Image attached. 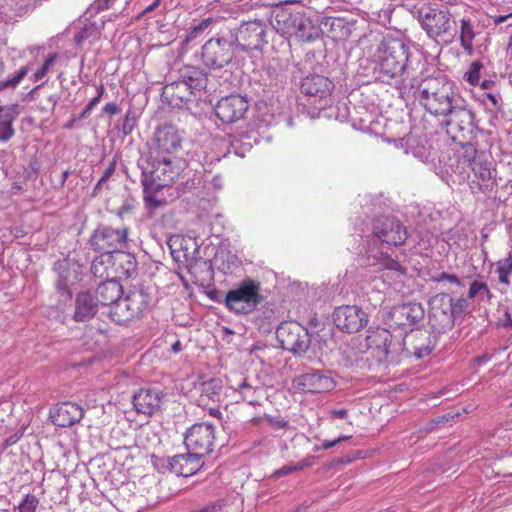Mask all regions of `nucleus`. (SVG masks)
<instances>
[{"label":"nucleus","instance_id":"f257e3e1","mask_svg":"<svg viewBox=\"0 0 512 512\" xmlns=\"http://www.w3.org/2000/svg\"><path fill=\"white\" fill-rule=\"evenodd\" d=\"M416 93V98L427 112L446 119L448 132H458V137L470 138L477 129L474 112L446 76L425 78Z\"/></svg>","mask_w":512,"mask_h":512},{"label":"nucleus","instance_id":"f03ea898","mask_svg":"<svg viewBox=\"0 0 512 512\" xmlns=\"http://www.w3.org/2000/svg\"><path fill=\"white\" fill-rule=\"evenodd\" d=\"M412 14L430 40L438 41L455 31L454 15L444 4H423L415 8Z\"/></svg>","mask_w":512,"mask_h":512},{"label":"nucleus","instance_id":"7ed1b4c3","mask_svg":"<svg viewBox=\"0 0 512 512\" xmlns=\"http://www.w3.org/2000/svg\"><path fill=\"white\" fill-rule=\"evenodd\" d=\"M150 295L143 287H133L108 311L109 318L118 325H125L144 316L150 303Z\"/></svg>","mask_w":512,"mask_h":512},{"label":"nucleus","instance_id":"20e7f679","mask_svg":"<svg viewBox=\"0 0 512 512\" xmlns=\"http://www.w3.org/2000/svg\"><path fill=\"white\" fill-rule=\"evenodd\" d=\"M262 300L260 284L247 278L225 294L223 303L230 312L237 315H247L254 312Z\"/></svg>","mask_w":512,"mask_h":512},{"label":"nucleus","instance_id":"39448f33","mask_svg":"<svg viewBox=\"0 0 512 512\" xmlns=\"http://www.w3.org/2000/svg\"><path fill=\"white\" fill-rule=\"evenodd\" d=\"M408 46L398 38H387L381 42L379 53V73L384 77L395 78L401 76L408 62Z\"/></svg>","mask_w":512,"mask_h":512},{"label":"nucleus","instance_id":"423d86ee","mask_svg":"<svg viewBox=\"0 0 512 512\" xmlns=\"http://www.w3.org/2000/svg\"><path fill=\"white\" fill-rule=\"evenodd\" d=\"M137 166L141 170L142 185L146 189H162L174 183L178 176L171 160L165 156L161 159L141 156L137 161Z\"/></svg>","mask_w":512,"mask_h":512},{"label":"nucleus","instance_id":"0eeeda50","mask_svg":"<svg viewBox=\"0 0 512 512\" xmlns=\"http://www.w3.org/2000/svg\"><path fill=\"white\" fill-rule=\"evenodd\" d=\"M127 227L112 228L108 225H99L89 238L90 248L97 253L109 255L121 253L128 245Z\"/></svg>","mask_w":512,"mask_h":512},{"label":"nucleus","instance_id":"6e6552de","mask_svg":"<svg viewBox=\"0 0 512 512\" xmlns=\"http://www.w3.org/2000/svg\"><path fill=\"white\" fill-rule=\"evenodd\" d=\"M268 26L262 20L242 22L231 34L234 43L244 52L261 50L268 43Z\"/></svg>","mask_w":512,"mask_h":512},{"label":"nucleus","instance_id":"1a4fd4ad","mask_svg":"<svg viewBox=\"0 0 512 512\" xmlns=\"http://www.w3.org/2000/svg\"><path fill=\"white\" fill-rule=\"evenodd\" d=\"M280 346L294 355H303L311 345L308 330L297 322H283L276 330Z\"/></svg>","mask_w":512,"mask_h":512},{"label":"nucleus","instance_id":"9d476101","mask_svg":"<svg viewBox=\"0 0 512 512\" xmlns=\"http://www.w3.org/2000/svg\"><path fill=\"white\" fill-rule=\"evenodd\" d=\"M234 41L225 36L209 39L202 46L201 59L203 64L212 69L222 68L234 58Z\"/></svg>","mask_w":512,"mask_h":512},{"label":"nucleus","instance_id":"9b49d317","mask_svg":"<svg viewBox=\"0 0 512 512\" xmlns=\"http://www.w3.org/2000/svg\"><path fill=\"white\" fill-rule=\"evenodd\" d=\"M215 442V426L209 422L192 425L184 437V444L188 451L195 455L204 456L212 452Z\"/></svg>","mask_w":512,"mask_h":512},{"label":"nucleus","instance_id":"f8f14e48","mask_svg":"<svg viewBox=\"0 0 512 512\" xmlns=\"http://www.w3.org/2000/svg\"><path fill=\"white\" fill-rule=\"evenodd\" d=\"M429 324L435 333H444L453 328L454 314L451 310V296L447 293H438L430 301Z\"/></svg>","mask_w":512,"mask_h":512},{"label":"nucleus","instance_id":"ddd939ff","mask_svg":"<svg viewBox=\"0 0 512 512\" xmlns=\"http://www.w3.org/2000/svg\"><path fill=\"white\" fill-rule=\"evenodd\" d=\"M424 316L421 303L409 302L391 307L383 314V320L391 328H404L419 323Z\"/></svg>","mask_w":512,"mask_h":512},{"label":"nucleus","instance_id":"4468645a","mask_svg":"<svg viewBox=\"0 0 512 512\" xmlns=\"http://www.w3.org/2000/svg\"><path fill=\"white\" fill-rule=\"evenodd\" d=\"M373 235L389 246H399L406 242V228L394 217L378 216L373 221Z\"/></svg>","mask_w":512,"mask_h":512},{"label":"nucleus","instance_id":"2eb2a0df","mask_svg":"<svg viewBox=\"0 0 512 512\" xmlns=\"http://www.w3.org/2000/svg\"><path fill=\"white\" fill-rule=\"evenodd\" d=\"M294 387L306 393H324L333 390L336 381L329 370H311L297 376Z\"/></svg>","mask_w":512,"mask_h":512},{"label":"nucleus","instance_id":"dca6fc26","mask_svg":"<svg viewBox=\"0 0 512 512\" xmlns=\"http://www.w3.org/2000/svg\"><path fill=\"white\" fill-rule=\"evenodd\" d=\"M333 322L339 330L351 334L368 324V315L356 305H344L334 310Z\"/></svg>","mask_w":512,"mask_h":512},{"label":"nucleus","instance_id":"f3484780","mask_svg":"<svg viewBox=\"0 0 512 512\" xmlns=\"http://www.w3.org/2000/svg\"><path fill=\"white\" fill-rule=\"evenodd\" d=\"M248 109L249 103L246 97L230 94L217 102L215 114L223 123L232 124L243 119Z\"/></svg>","mask_w":512,"mask_h":512},{"label":"nucleus","instance_id":"a211bd4d","mask_svg":"<svg viewBox=\"0 0 512 512\" xmlns=\"http://www.w3.org/2000/svg\"><path fill=\"white\" fill-rule=\"evenodd\" d=\"M334 89V83L327 77L319 74H310L302 79L300 90L302 94L313 98L315 102H319L322 109L327 104Z\"/></svg>","mask_w":512,"mask_h":512},{"label":"nucleus","instance_id":"6ab92c4d","mask_svg":"<svg viewBox=\"0 0 512 512\" xmlns=\"http://www.w3.org/2000/svg\"><path fill=\"white\" fill-rule=\"evenodd\" d=\"M182 136L172 124H164L156 128L153 144L159 155H169L181 148Z\"/></svg>","mask_w":512,"mask_h":512},{"label":"nucleus","instance_id":"aec40b11","mask_svg":"<svg viewBox=\"0 0 512 512\" xmlns=\"http://www.w3.org/2000/svg\"><path fill=\"white\" fill-rule=\"evenodd\" d=\"M84 416V409L73 402H63L50 410V418L54 425L62 428L71 427Z\"/></svg>","mask_w":512,"mask_h":512},{"label":"nucleus","instance_id":"412c9836","mask_svg":"<svg viewBox=\"0 0 512 512\" xmlns=\"http://www.w3.org/2000/svg\"><path fill=\"white\" fill-rule=\"evenodd\" d=\"M163 393L157 389H140L133 395L132 403L137 413L153 415L160 409Z\"/></svg>","mask_w":512,"mask_h":512},{"label":"nucleus","instance_id":"4be33fe9","mask_svg":"<svg viewBox=\"0 0 512 512\" xmlns=\"http://www.w3.org/2000/svg\"><path fill=\"white\" fill-rule=\"evenodd\" d=\"M179 78L193 91L194 98L208 90V74L197 66L186 65L179 70Z\"/></svg>","mask_w":512,"mask_h":512},{"label":"nucleus","instance_id":"5701e85b","mask_svg":"<svg viewBox=\"0 0 512 512\" xmlns=\"http://www.w3.org/2000/svg\"><path fill=\"white\" fill-rule=\"evenodd\" d=\"M99 304L94 294L87 290L78 292L74 300L73 320L76 322H87L95 317Z\"/></svg>","mask_w":512,"mask_h":512},{"label":"nucleus","instance_id":"b1692460","mask_svg":"<svg viewBox=\"0 0 512 512\" xmlns=\"http://www.w3.org/2000/svg\"><path fill=\"white\" fill-rule=\"evenodd\" d=\"M202 456L195 455L194 451H188L186 454H178L168 461V467L171 472L178 476L188 477L195 474L202 466Z\"/></svg>","mask_w":512,"mask_h":512},{"label":"nucleus","instance_id":"393cba45","mask_svg":"<svg viewBox=\"0 0 512 512\" xmlns=\"http://www.w3.org/2000/svg\"><path fill=\"white\" fill-rule=\"evenodd\" d=\"M161 97L164 102L173 107H182L189 101H193L194 94L187 85L179 78L163 87Z\"/></svg>","mask_w":512,"mask_h":512},{"label":"nucleus","instance_id":"a878e982","mask_svg":"<svg viewBox=\"0 0 512 512\" xmlns=\"http://www.w3.org/2000/svg\"><path fill=\"white\" fill-rule=\"evenodd\" d=\"M367 341L370 347H374L382 354L381 359L383 360H387L391 354L398 352L401 345L400 342L394 343L393 335L385 328H377L371 331L367 336Z\"/></svg>","mask_w":512,"mask_h":512},{"label":"nucleus","instance_id":"bb28decb","mask_svg":"<svg viewBox=\"0 0 512 512\" xmlns=\"http://www.w3.org/2000/svg\"><path fill=\"white\" fill-rule=\"evenodd\" d=\"M123 295L122 285L116 280H107L98 285L94 297L99 305L113 306Z\"/></svg>","mask_w":512,"mask_h":512},{"label":"nucleus","instance_id":"cd10ccee","mask_svg":"<svg viewBox=\"0 0 512 512\" xmlns=\"http://www.w3.org/2000/svg\"><path fill=\"white\" fill-rule=\"evenodd\" d=\"M167 245L170 249L171 256L177 262L188 260L191 258V253L188 252L190 246H196L192 238L184 237L183 235L175 234L169 237Z\"/></svg>","mask_w":512,"mask_h":512},{"label":"nucleus","instance_id":"c85d7f7f","mask_svg":"<svg viewBox=\"0 0 512 512\" xmlns=\"http://www.w3.org/2000/svg\"><path fill=\"white\" fill-rule=\"evenodd\" d=\"M18 115L17 106H0V141L7 142L15 134L13 122Z\"/></svg>","mask_w":512,"mask_h":512},{"label":"nucleus","instance_id":"c756f323","mask_svg":"<svg viewBox=\"0 0 512 512\" xmlns=\"http://www.w3.org/2000/svg\"><path fill=\"white\" fill-rule=\"evenodd\" d=\"M298 14L299 12H291L288 10L279 11L275 15L274 19L273 26L275 30L281 35L292 36L295 27V22L297 21L296 16H298Z\"/></svg>","mask_w":512,"mask_h":512},{"label":"nucleus","instance_id":"7c9ffc66","mask_svg":"<svg viewBox=\"0 0 512 512\" xmlns=\"http://www.w3.org/2000/svg\"><path fill=\"white\" fill-rule=\"evenodd\" d=\"M414 337L413 354L417 359H421L431 353L435 341L426 331H418Z\"/></svg>","mask_w":512,"mask_h":512},{"label":"nucleus","instance_id":"2f4dec72","mask_svg":"<svg viewBox=\"0 0 512 512\" xmlns=\"http://www.w3.org/2000/svg\"><path fill=\"white\" fill-rule=\"evenodd\" d=\"M406 151L411 152L413 156L426 163L431 160V146L427 145V141L408 137L406 140Z\"/></svg>","mask_w":512,"mask_h":512},{"label":"nucleus","instance_id":"473e14b6","mask_svg":"<svg viewBox=\"0 0 512 512\" xmlns=\"http://www.w3.org/2000/svg\"><path fill=\"white\" fill-rule=\"evenodd\" d=\"M238 392L242 399L249 405H260L259 399L263 397V389L260 386H254L247 379H244L238 386Z\"/></svg>","mask_w":512,"mask_h":512},{"label":"nucleus","instance_id":"72a5a7b5","mask_svg":"<svg viewBox=\"0 0 512 512\" xmlns=\"http://www.w3.org/2000/svg\"><path fill=\"white\" fill-rule=\"evenodd\" d=\"M474 175L483 182L486 188L492 187L495 184V170L492 169L491 162L477 161L470 166Z\"/></svg>","mask_w":512,"mask_h":512},{"label":"nucleus","instance_id":"f704fd0d","mask_svg":"<svg viewBox=\"0 0 512 512\" xmlns=\"http://www.w3.org/2000/svg\"><path fill=\"white\" fill-rule=\"evenodd\" d=\"M222 381L218 378H211L201 384L200 403H204L205 399L218 401L222 393Z\"/></svg>","mask_w":512,"mask_h":512},{"label":"nucleus","instance_id":"c9c22d12","mask_svg":"<svg viewBox=\"0 0 512 512\" xmlns=\"http://www.w3.org/2000/svg\"><path fill=\"white\" fill-rule=\"evenodd\" d=\"M460 26V44L465 51H472L475 38L474 27L470 18H462Z\"/></svg>","mask_w":512,"mask_h":512},{"label":"nucleus","instance_id":"e433bc0d","mask_svg":"<svg viewBox=\"0 0 512 512\" xmlns=\"http://www.w3.org/2000/svg\"><path fill=\"white\" fill-rule=\"evenodd\" d=\"M112 255L108 253H99L91 263V273L98 278L108 276V268L112 265Z\"/></svg>","mask_w":512,"mask_h":512},{"label":"nucleus","instance_id":"4c0bfd02","mask_svg":"<svg viewBox=\"0 0 512 512\" xmlns=\"http://www.w3.org/2000/svg\"><path fill=\"white\" fill-rule=\"evenodd\" d=\"M496 273L498 274V281L501 285L509 286L511 284L510 276L512 274V255L509 254L506 258L499 260L496 263Z\"/></svg>","mask_w":512,"mask_h":512},{"label":"nucleus","instance_id":"58836bf2","mask_svg":"<svg viewBox=\"0 0 512 512\" xmlns=\"http://www.w3.org/2000/svg\"><path fill=\"white\" fill-rule=\"evenodd\" d=\"M476 297H480L481 299H483V297H486L487 301L491 302L494 295L490 291L486 282L476 279L470 284L468 290V298L474 299Z\"/></svg>","mask_w":512,"mask_h":512},{"label":"nucleus","instance_id":"ea45409f","mask_svg":"<svg viewBox=\"0 0 512 512\" xmlns=\"http://www.w3.org/2000/svg\"><path fill=\"white\" fill-rule=\"evenodd\" d=\"M67 265V260L56 263L55 269L59 271V278L56 287L60 293H65L67 297L70 298L71 292L68 285V271L65 269Z\"/></svg>","mask_w":512,"mask_h":512},{"label":"nucleus","instance_id":"a19ab883","mask_svg":"<svg viewBox=\"0 0 512 512\" xmlns=\"http://www.w3.org/2000/svg\"><path fill=\"white\" fill-rule=\"evenodd\" d=\"M137 118L138 116L136 111L129 109L126 112L123 123L119 128L124 136H128L133 132L135 126L137 125Z\"/></svg>","mask_w":512,"mask_h":512},{"label":"nucleus","instance_id":"79ce46f5","mask_svg":"<svg viewBox=\"0 0 512 512\" xmlns=\"http://www.w3.org/2000/svg\"><path fill=\"white\" fill-rule=\"evenodd\" d=\"M28 67L23 66L21 67L13 77L8 78L5 81H0V91H3L5 89L12 88L14 89L21 81L22 79L28 74Z\"/></svg>","mask_w":512,"mask_h":512},{"label":"nucleus","instance_id":"37998d69","mask_svg":"<svg viewBox=\"0 0 512 512\" xmlns=\"http://www.w3.org/2000/svg\"><path fill=\"white\" fill-rule=\"evenodd\" d=\"M475 134V132L473 133ZM474 135H472L470 138H465L467 142L462 145V159L464 162L468 164V166L473 165L475 162H477V149L476 147L469 141L473 138Z\"/></svg>","mask_w":512,"mask_h":512},{"label":"nucleus","instance_id":"c03bdc74","mask_svg":"<svg viewBox=\"0 0 512 512\" xmlns=\"http://www.w3.org/2000/svg\"><path fill=\"white\" fill-rule=\"evenodd\" d=\"M296 20L297 21L295 22V27L292 36H296L300 39H308L309 35L307 34V29L311 24L310 21L307 18H305L301 13H299L298 16H296Z\"/></svg>","mask_w":512,"mask_h":512},{"label":"nucleus","instance_id":"a18cd8bd","mask_svg":"<svg viewBox=\"0 0 512 512\" xmlns=\"http://www.w3.org/2000/svg\"><path fill=\"white\" fill-rule=\"evenodd\" d=\"M119 254L124 258V262L122 264L123 273L127 277H131L137 271V261L135 256L130 253H124L123 251Z\"/></svg>","mask_w":512,"mask_h":512},{"label":"nucleus","instance_id":"49530a36","mask_svg":"<svg viewBox=\"0 0 512 512\" xmlns=\"http://www.w3.org/2000/svg\"><path fill=\"white\" fill-rule=\"evenodd\" d=\"M468 299L461 296L458 299L454 300L451 297V310L454 314L455 320L461 317L468 309Z\"/></svg>","mask_w":512,"mask_h":512},{"label":"nucleus","instance_id":"de8ad7c7","mask_svg":"<svg viewBox=\"0 0 512 512\" xmlns=\"http://www.w3.org/2000/svg\"><path fill=\"white\" fill-rule=\"evenodd\" d=\"M482 68V64L478 61L473 62L470 65L469 70L465 73L464 79L469 82L471 85H476L480 80V70Z\"/></svg>","mask_w":512,"mask_h":512},{"label":"nucleus","instance_id":"09e8293b","mask_svg":"<svg viewBox=\"0 0 512 512\" xmlns=\"http://www.w3.org/2000/svg\"><path fill=\"white\" fill-rule=\"evenodd\" d=\"M483 102L486 105V107L491 111H500L502 107V100L500 95L498 94H492V93H485L483 95Z\"/></svg>","mask_w":512,"mask_h":512},{"label":"nucleus","instance_id":"8fccbe9b","mask_svg":"<svg viewBox=\"0 0 512 512\" xmlns=\"http://www.w3.org/2000/svg\"><path fill=\"white\" fill-rule=\"evenodd\" d=\"M211 19H205L202 22H200L198 25H195L190 28L188 34L185 37L184 42L188 43L195 39L199 34H201L205 29L209 27L211 24Z\"/></svg>","mask_w":512,"mask_h":512},{"label":"nucleus","instance_id":"3c124183","mask_svg":"<svg viewBox=\"0 0 512 512\" xmlns=\"http://www.w3.org/2000/svg\"><path fill=\"white\" fill-rule=\"evenodd\" d=\"M38 503L39 500L36 496L28 494L19 505V512H35Z\"/></svg>","mask_w":512,"mask_h":512},{"label":"nucleus","instance_id":"603ef678","mask_svg":"<svg viewBox=\"0 0 512 512\" xmlns=\"http://www.w3.org/2000/svg\"><path fill=\"white\" fill-rule=\"evenodd\" d=\"M144 189V200L146 202V205L149 208H157L161 205V201L158 200L155 196V192L159 189H146V187H143Z\"/></svg>","mask_w":512,"mask_h":512},{"label":"nucleus","instance_id":"864d4df0","mask_svg":"<svg viewBox=\"0 0 512 512\" xmlns=\"http://www.w3.org/2000/svg\"><path fill=\"white\" fill-rule=\"evenodd\" d=\"M432 280L435 282H441V281L447 280L456 285H459V286L462 285L459 277L456 274H449L446 272L440 273L439 275L433 277Z\"/></svg>","mask_w":512,"mask_h":512},{"label":"nucleus","instance_id":"5fc2aeb1","mask_svg":"<svg viewBox=\"0 0 512 512\" xmlns=\"http://www.w3.org/2000/svg\"><path fill=\"white\" fill-rule=\"evenodd\" d=\"M302 468V466L296 464V465H287V466H283L281 467L280 469L276 470L274 473H273V477H276V478H279V477H282V476H286L292 472H295V471H298Z\"/></svg>","mask_w":512,"mask_h":512},{"label":"nucleus","instance_id":"6e6d98bb","mask_svg":"<svg viewBox=\"0 0 512 512\" xmlns=\"http://www.w3.org/2000/svg\"><path fill=\"white\" fill-rule=\"evenodd\" d=\"M349 438H350L349 436H341V437H338L337 439H335L333 441H324L321 446H315L313 450L314 451H320L322 449H324V450L330 449V448L336 446L338 443H340V442H342L344 440H347Z\"/></svg>","mask_w":512,"mask_h":512},{"label":"nucleus","instance_id":"4d7b16f0","mask_svg":"<svg viewBox=\"0 0 512 512\" xmlns=\"http://www.w3.org/2000/svg\"><path fill=\"white\" fill-rule=\"evenodd\" d=\"M265 419L270 426L276 429H283L288 426V422L284 419H277L269 415H265Z\"/></svg>","mask_w":512,"mask_h":512},{"label":"nucleus","instance_id":"13d9d810","mask_svg":"<svg viewBox=\"0 0 512 512\" xmlns=\"http://www.w3.org/2000/svg\"><path fill=\"white\" fill-rule=\"evenodd\" d=\"M134 208L133 200H126L117 210V215L119 217H123L125 214H128Z\"/></svg>","mask_w":512,"mask_h":512},{"label":"nucleus","instance_id":"bf43d9fd","mask_svg":"<svg viewBox=\"0 0 512 512\" xmlns=\"http://www.w3.org/2000/svg\"><path fill=\"white\" fill-rule=\"evenodd\" d=\"M222 509L220 502L209 503L200 509H195L192 512H218Z\"/></svg>","mask_w":512,"mask_h":512},{"label":"nucleus","instance_id":"052dcab7","mask_svg":"<svg viewBox=\"0 0 512 512\" xmlns=\"http://www.w3.org/2000/svg\"><path fill=\"white\" fill-rule=\"evenodd\" d=\"M116 170V160L113 159L102 174V181H108Z\"/></svg>","mask_w":512,"mask_h":512},{"label":"nucleus","instance_id":"680f3d73","mask_svg":"<svg viewBox=\"0 0 512 512\" xmlns=\"http://www.w3.org/2000/svg\"><path fill=\"white\" fill-rule=\"evenodd\" d=\"M102 111L105 114L113 116L120 112V107L115 102H110L103 107Z\"/></svg>","mask_w":512,"mask_h":512},{"label":"nucleus","instance_id":"e2e57ef3","mask_svg":"<svg viewBox=\"0 0 512 512\" xmlns=\"http://www.w3.org/2000/svg\"><path fill=\"white\" fill-rule=\"evenodd\" d=\"M117 0H96L95 6L97 10H105L112 8Z\"/></svg>","mask_w":512,"mask_h":512},{"label":"nucleus","instance_id":"0e129e2a","mask_svg":"<svg viewBox=\"0 0 512 512\" xmlns=\"http://www.w3.org/2000/svg\"><path fill=\"white\" fill-rule=\"evenodd\" d=\"M161 1L162 0H154L149 6H147L138 16V18H141L143 16H145L146 14L154 11L155 9H157L160 4H161Z\"/></svg>","mask_w":512,"mask_h":512},{"label":"nucleus","instance_id":"69168bd1","mask_svg":"<svg viewBox=\"0 0 512 512\" xmlns=\"http://www.w3.org/2000/svg\"><path fill=\"white\" fill-rule=\"evenodd\" d=\"M490 18L492 19V21L495 25H499L501 23H504L508 19L512 18V13H509L507 15H493V16H490Z\"/></svg>","mask_w":512,"mask_h":512},{"label":"nucleus","instance_id":"338daca9","mask_svg":"<svg viewBox=\"0 0 512 512\" xmlns=\"http://www.w3.org/2000/svg\"><path fill=\"white\" fill-rule=\"evenodd\" d=\"M49 69H47L44 65L40 69H38L34 74V81L41 80L48 72Z\"/></svg>","mask_w":512,"mask_h":512},{"label":"nucleus","instance_id":"774afa93","mask_svg":"<svg viewBox=\"0 0 512 512\" xmlns=\"http://www.w3.org/2000/svg\"><path fill=\"white\" fill-rule=\"evenodd\" d=\"M332 418H346L348 415V412L346 409H337L331 411Z\"/></svg>","mask_w":512,"mask_h":512}]
</instances>
